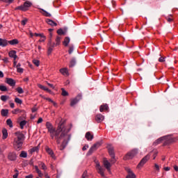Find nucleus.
<instances>
[{
	"mask_svg": "<svg viewBox=\"0 0 178 178\" xmlns=\"http://www.w3.org/2000/svg\"><path fill=\"white\" fill-rule=\"evenodd\" d=\"M46 127L49 133H50L51 138L54 139L55 137L59 149L63 151V149L66 148L67 143L70 141V134H68L70 131V127H65L63 123H60L57 129L55 131V128H54V126L49 122H46Z\"/></svg>",
	"mask_w": 178,
	"mask_h": 178,
	"instance_id": "1",
	"label": "nucleus"
},
{
	"mask_svg": "<svg viewBox=\"0 0 178 178\" xmlns=\"http://www.w3.org/2000/svg\"><path fill=\"white\" fill-rule=\"evenodd\" d=\"M15 134L16 136V138H15L14 139L13 146L15 149H17V151H20L23 145L24 135L21 132H15Z\"/></svg>",
	"mask_w": 178,
	"mask_h": 178,
	"instance_id": "2",
	"label": "nucleus"
},
{
	"mask_svg": "<svg viewBox=\"0 0 178 178\" xmlns=\"http://www.w3.org/2000/svg\"><path fill=\"white\" fill-rule=\"evenodd\" d=\"M161 141H164V145H168V144H172V143H176L177 141V138H174L171 136H163L159 139H157L154 144L155 145L158 144H161Z\"/></svg>",
	"mask_w": 178,
	"mask_h": 178,
	"instance_id": "3",
	"label": "nucleus"
},
{
	"mask_svg": "<svg viewBox=\"0 0 178 178\" xmlns=\"http://www.w3.org/2000/svg\"><path fill=\"white\" fill-rule=\"evenodd\" d=\"M33 6V3L31 1H26L24 3L23 5H21L19 6H17L15 8V10H22V12H27L30 8Z\"/></svg>",
	"mask_w": 178,
	"mask_h": 178,
	"instance_id": "4",
	"label": "nucleus"
},
{
	"mask_svg": "<svg viewBox=\"0 0 178 178\" xmlns=\"http://www.w3.org/2000/svg\"><path fill=\"white\" fill-rule=\"evenodd\" d=\"M138 154V149H134L129 152L124 157V161H129V159H133Z\"/></svg>",
	"mask_w": 178,
	"mask_h": 178,
	"instance_id": "5",
	"label": "nucleus"
},
{
	"mask_svg": "<svg viewBox=\"0 0 178 178\" xmlns=\"http://www.w3.org/2000/svg\"><path fill=\"white\" fill-rule=\"evenodd\" d=\"M107 148H108V154L111 156V162H112L113 163H115V162H116V160H115V149L111 145H108L107 146Z\"/></svg>",
	"mask_w": 178,
	"mask_h": 178,
	"instance_id": "6",
	"label": "nucleus"
},
{
	"mask_svg": "<svg viewBox=\"0 0 178 178\" xmlns=\"http://www.w3.org/2000/svg\"><path fill=\"white\" fill-rule=\"evenodd\" d=\"M95 162L96 163V169L97 170V173H99V175H100L102 177H105V169L101 167V165L99 164V162L98 161H95Z\"/></svg>",
	"mask_w": 178,
	"mask_h": 178,
	"instance_id": "7",
	"label": "nucleus"
},
{
	"mask_svg": "<svg viewBox=\"0 0 178 178\" xmlns=\"http://www.w3.org/2000/svg\"><path fill=\"white\" fill-rule=\"evenodd\" d=\"M151 157V154L146 155L144 158L142 159V160L140 161V163L138 164L137 168H143L145 163H147V161Z\"/></svg>",
	"mask_w": 178,
	"mask_h": 178,
	"instance_id": "8",
	"label": "nucleus"
},
{
	"mask_svg": "<svg viewBox=\"0 0 178 178\" xmlns=\"http://www.w3.org/2000/svg\"><path fill=\"white\" fill-rule=\"evenodd\" d=\"M99 147H101V143H96L95 144H94L90 149L88 151V154L90 155H91L92 153L94 152V151H97V149H98V148H99Z\"/></svg>",
	"mask_w": 178,
	"mask_h": 178,
	"instance_id": "9",
	"label": "nucleus"
},
{
	"mask_svg": "<svg viewBox=\"0 0 178 178\" xmlns=\"http://www.w3.org/2000/svg\"><path fill=\"white\" fill-rule=\"evenodd\" d=\"M80 99H81V95H79L75 98L72 99L70 102V106H74V105H76L79 102V101H80Z\"/></svg>",
	"mask_w": 178,
	"mask_h": 178,
	"instance_id": "10",
	"label": "nucleus"
},
{
	"mask_svg": "<svg viewBox=\"0 0 178 178\" xmlns=\"http://www.w3.org/2000/svg\"><path fill=\"white\" fill-rule=\"evenodd\" d=\"M6 83L8 84V86H10V87H15V86H16V81L12 78H6Z\"/></svg>",
	"mask_w": 178,
	"mask_h": 178,
	"instance_id": "11",
	"label": "nucleus"
},
{
	"mask_svg": "<svg viewBox=\"0 0 178 178\" xmlns=\"http://www.w3.org/2000/svg\"><path fill=\"white\" fill-rule=\"evenodd\" d=\"M103 165L106 169H107L108 171L111 170V168L112 165L110 163V162L106 159H104L103 160Z\"/></svg>",
	"mask_w": 178,
	"mask_h": 178,
	"instance_id": "12",
	"label": "nucleus"
},
{
	"mask_svg": "<svg viewBox=\"0 0 178 178\" xmlns=\"http://www.w3.org/2000/svg\"><path fill=\"white\" fill-rule=\"evenodd\" d=\"M49 48H48V51H47V54L48 55H51V54H52V51H54V48H55V44H52V40H49Z\"/></svg>",
	"mask_w": 178,
	"mask_h": 178,
	"instance_id": "13",
	"label": "nucleus"
},
{
	"mask_svg": "<svg viewBox=\"0 0 178 178\" xmlns=\"http://www.w3.org/2000/svg\"><path fill=\"white\" fill-rule=\"evenodd\" d=\"M104 119H105V117L102 114H97L95 117V120L97 123H101L102 122H104Z\"/></svg>",
	"mask_w": 178,
	"mask_h": 178,
	"instance_id": "14",
	"label": "nucleus"
},
{
	"mask_svg": "<svg viewBox=\"0 0 178 178\" xmlns=\"http://www.w3.org/2000/svg\"><path fill=\"white\" fill-rule=\"evenodd\" d=\"M45 150H46V152H47V154L50 155L51 158H53V159H55V154H54V151L51 150V148H49L48 146H46Z\"/></svg>",
	"mask_w": 178,
	"mask_h": 178,
	"instance_id": "15",
	"label": "nucleus"
},
{
	"mask_svg": "<svg viewBox=\"0 0 178 178\" xmlns=\"http://www.w3.org/2000/svg\"><path fill=\"white\" fill-rule=\"evenodd\" d=\"M8 158L10 161H16V158H17V156L15 152H10L8 154Z\"/></svg>",
	"mask_w": 178,
	"mask_h": 178,
	"instance_id": "16",
	"label": "nucleus"
},
{
	"mask_svg": "<svg viewBox=\"0 0 178 178\" xmlns=\"http://www.w3.org/2000/svg\"><path fill=\"white\" fill-rule=\"evenodd\" d=\"M85 137H86V140H88V141H92V140L94 138V135L92 134H91V132L88 131L86 134Z\"/></svg>",
	"mask_w": 178,
	"mask_h": 178,
	"instance_id": "17",
	"label": "nucleus"
},
{
	"mask_svg": "<svg viewBox=\"0 0 178 178\" xmlns=\"http://www.w3.org/2000/svg\"><path fill=\"white\" fill-rule=\"evenodd\" d=\"M17 51L15 50H11L8 53V56L13 58V59H17V55L16 54Z\"/></svg>",
	"mask_w": 178,
	"mask_h": 178,
	"instance_id": "18",
	"label": "nucleus"
},
{
	"mask_svg": "<svg viewBox=\"0 0 178 178\" xmlns=\"http://www.w3.org/2000/svg\"><path fill=\"white\" fill-rule=\"evenodd\" d=\"M46 22L47 23V24H49V26H58V24H56V22H54V20L52 19H46Z\"/></svg>",
	"mask_w": 178,
	"mask_h": 178,
	"instance_id": "19",
	"label": "nucleus"
},
{
	"mask_svg": "<svg viewBox=\"0 0 178 178\" xmlns=\"http://www.w3.org/2000/svg\"><path fill=\"white\" fill-rule=\"evenodd\" d=\"M60 40L62 38L60 36H57L56 38V43H51L54 47H58V45H60Z\"/></svg>",
	"mask_w": 178,
	"mask_h": 178,
	"instance_id": "20",
	"label": "nucleus"
},
{
	"mask_svg": "<svg viewBox=\"0 0 178 178\" xmlns=\"http://www.w3.org/2000/svg\"><path fill=\"white\" fill-rule=\"evenodd\" d=\"M38 87H39V88H40L41 90H43L44 91H47V92H49V94H51V90H49L48 88L41 84L38 85Z\"/></svg>",
	"mask_w": 178,
	"mask_h": 178,
	"instance_id": "21",
	"label": "nucleus"
},
{
	"mask_svg": "<svg viewBox=\"0 0 178 178\" xmlns=\"http://www.w3.org/2000/svg\"><path fill=\"white\" fill-rule=\"evenodd\" d=\"M8 45V40L0 38V47H6Z\"/></svg>",
	"mask_w": 178,
	"mask_h": 178,
	"instance_id": "22",
	"label": "nucleus"
},
{
	"mask_svg": "<svg viewBox=\"0 0 178 178\" xmlns=\"http://www.w3.org/2000/svg\"><path fill=\"white\" fill-rule=\"evenodd\" d=\"M70 42V38L65 37L64 39V41L63 42V44L64 47H67L69 45V43Z\"/></svg>",
	"mask_w": 178,
	"mask_h": 178,
	"instance_id": "23",
	"label": "nucleus"
},
{
	"mask_svg": "<svg viewBox=\"0 0 178 178\" xmlns=\"http://www.w3.org/2000/svg\"><path fill=\"white\" fill-rule=\"evenodd\" d=\"M8 44H10V45H17V44H19V40L17 39H13L8 41Z\"/></svg>",
	"mask_w": 178,
	"mask_h": 178,
	"instance_id": "24",
	"label": "nucleus"
},
{
	"mask_svg": "<svg viewBox=\"0 0 178 178\" xmlns=\"http://www.w3.org/2000/svg\"><path fill=\"white\" fill-rule=\"evenodd\" d=\"M60 73L63 76H66V74H69V72L67 71V68H61L60 69Z\"/></svg>",
	"mask_w": 178,
	"mask_h": 178,
	"instance_id": "25",
	"label": "nucleus"
},
{
	"mask_svg": "<svg viewBox=\"0 0 178 178\" xmlns=\"http://www.w3.org/2000/svg\"><path fill=\"white\" fill-rule=\"evenodd\" d=\"M66 31H67L66 29H65V31H63V29H59L57 31V34H58V35H65V34H66Z\"/></svg>",
	"mask_w": 178,
	"mask_h": 178,
	"instance_id": "26",
	"label": "nucleus"
},
{
	"mask_svg": "<svg viewBox=\"0 0 178 178\" xmlns=\"http://www.w3.org/2000/svg\"><path fill=\"white\" fill-rule=\"evenodd\" d=\"M2 133H3V140H6V138H8V130L3 128L2 130Z\"/></svg>",
	"mask_w": 178,
	"mask_h": 178,
	"instance_id": "27",
	"label": "nucleus"
},
{
	"mask_svg": "<svg viewBox=\"0 0 178 178\" xmlns=\"http://www.w3.org/2000/svg\"><path fill=\"white\" fill-rule=\"evenodd\" d=\"M109 107L107 106V104L102 105L99 108L100 112H104V111H108Z\"/></svg>",
	"mask_w": 178,
	"mask_h": 178,
	"instance_id": "28",
	"label": "nucleus"
},
{
	"mask_svg": "<svg viewBox=\"0 0 178 178\" xmlns=\"http://www.w3.org/2000/svg\"><path fill=\"white\" fill-rule=\"evenodd\" d=\"M40 13H42V15H44V16H47V17H51V14H49V13L47 12L46 10H44V9H41L40 8Z\"/></svg>",
	"mask_w": 178,
	"mask_h": 178,
	"instance_id": "29",
	"label": "nucleus"
},
{
	"mask_svg": "<svg viewBox=\"0 0 178 178\" xmlns=\"http://www.w3.org/2000/svg\"><path fill=\"white\" fill-rule=\"evenodd\" d=\"M35 169L40 177H42V176H44V174L41 172V170H40V169L38 168V166L35 165Z\"/></svg>",
	"mask_w": 178,
	"mask_h": 178,
	"instance_id": "30",
	"label": "nucleus"
},
{
	"mask_svg": "<svg viewBox=\"0 0 178 178\" xmlns=\"http://www.w3.org/2000/svg\"><path fill=\"white\" fill-rule=\"evenodd\" d=\"M1 116H6L8 113H9V110L8 109H2L1 111Z\"/></svg>",
	"mask_w": 178,
	"mask_h": 178,
	"instance_id": "31",
	"label": "nucleus"
},
{
	"mask_svg": "<svg viewBox=\"0 0 178 178\" xmlns=\"http://www.w3.org/2000/svg\"><path fill=\"white\" fill-rule=\"evenodd\" d=\"M1 99L3 101V102H6L8 99H9V96L8 95H1Z\"/></svg>",
	"mask_w": 178,
	"mask_h": 178,
	"instance_id": "32",
	"label": "nucleus"
},
{
	"mask_svg": "<svg viewBox=\"0 0 178 178\" xmlns=\"http://www.w3.org/2000/svg\"><path fill=\"white\" fill-rule=\"evenodd\" d=\"M39 149H40V146H36V147H34L31 149V153L38 152Z\"/></svg>",
	"mask_w": 178,
	"mask_h": 178,
	"instance_id": "33",
	"label": "nucleus"
},
{
	"mask_svg": "<svg viewBox=\"0 0 178 178\" xmlns=\"http://www.w3.org/2000/svg\"><path fill=\"white\" fill-rule=\"evenodd\" d=\"M25 124H27V121H26V120H22V121H21V122H19L20 128H21L22 129H23Z\"/></svg>",
	"mask_w": 178,
	"mask_h": 178,
	"instance_id": "34",
	"label": "nucleus"
},
{
	"mask_svg": "<svg viewBox=\"0 0 178 178\" xmlns=\"http://www.w3.org/2000/svg\"><path fill=\"white\" fill-rule=\"evenodd\" d=\"M75 65H76V59L72 58L70 63V67H73L74 66H75Z\"/></svg>",
	"mask_w": 178,
	"mask_h": 178,
	"instance_id": "35",
	"label": "nucleus"
},
{
	"mask_svg": "<svg viewBox=\"0 0 178 178\" xmlns=\"http://www.w3.org/2000/svg\"><path fill=\"white\" fill-rule=\"evenodd\" d=\"M61 91H62L61 95H63V97H67V95H69V93L67 92V91H66L64 88H61Z\"/></svg>",
	"mask_w": 178,
	"mask_h": 178,
	"instance_id": "36",
	"label": "nucleus"
},
{
	"mask_svg": "<svg viewBox=\"0 0 178 178\" xmlns=\"http://www.w3.org/2000/svg\"><path fill=\"white\" fill-rule=\"evenodd\" d=\"M0 91H8V88L6 86L1 84L0 85Z\"/></svg>",
	"mask_w": 178,
	"mask_h": 178,
	"instance_id": "37",
	"label": "nucleus"
},
{
	"mask_svg": "<svg viewBox=\"0 0 178 178\" xmlns=\"http://www.w3.org/2000/svg\"><path fill=\"white\" fill-rule=\"evenodd\" d=\"M15 102H16V104H19V105H22V104H23V101L19 97H16L15 99Z\"/></svg>",
	"mask_w": 178,
	"mask_h": 178,
	"instance_id": "38",
	"label": "nucleus"
},
{
	"mask_svg": "<svg viewBox=\"0 0 178 178\" xmlns=\"http://www.w3.org/2000/svg\"><path fill=\"white\" fill-rule=\"evenodd\" d=\"M20 158H27V152L22 151L19 154Z\"/></svg>",
	"mask_w": 178,
	"mask_h": 178,
	"instance_id": "39",
	"label": "nucleus"
},
{
	"mask_svg": "<svg viewBox=\"0 0 178 178\" xmlns=\"http://www.w3.org/2000/svg\"><path fill=\"white\" fill-rule=\"evenodd\" d=\"M6 123H7L8 126H9V127H13V124L12 122V120L8 119L6 121Z\"/></svg>",
	"mask_w": 178,
	"mask_h": 178,
	"instance_id": "40",
	"label": "nucleus"
},
{
	"mask_svg": "<svg viewBox=\"0 0 178 178\" xmlns=\"http://www.w3.org/2000/svg\"><path fill=\"white\" fill-rule=\"evenodd\" d=\"M39 166H40L41 168H42L43 170H47V165H45V163L41 162V163L39 164Z\"/></svg>",
	"mask_w": 178,
	"mask_h": 178,
	"instance_id": "41",
	"label": "nucleus"
},
{
	"mask_svg": "<svg viewBox=\"0 0 178 178\" xmlns=\"http://www.w3.org/2000/svg\"><path fill=\"white\" fill-rule=\"evenodd\" d=\"M74 50V47L73 46H70L69 47V51H68V54L70 55H72V54H73V51Z\"/></svg>",
	"mask_w": 178,
	"mask_h": 178,
	"instance_id": "42",
	"label": "nucleus"
},
{
	"mask_svg": "<svg viewBox=\"0 0 178 178\" xmlns=\"http://www.w3.org/2000/svg\"><path fill=\"white\" fill-rule=\"evenodd\" d=\"M16 90L17 91L18 94H23V92H24V90H23V88L21 87H18Z\"/></svg>",
	"mask_w": 178,
	"mask_h": 178,
	"instance_id": "43",
	"label": "nucleus"
},
{
	"mask_svg": "<svg viewBox=\"0 0 178 178\" xmlns=\"http://www.w3.org/2000/svg\"><path fill=\"white\" fill-rule=\"evenodd\" d=\"M19 112H24V111H22L19 108H15V110L12 111V113H13L14 115Z\"/></svg>",
	"mask_w": 178,
	"mask_h": 178,
	"instance_id": "44",
	"label": "nucleus"
},
{
	"mask_svg": "<svg viewBox=\"0 0 178 178\" xmlns=\"http://www.w3.org/2000/svg\"><path fill=\"white\" fill-rule=\"evenodd\" d=\"M34 35L35 37H41V38H45V35H43V33H34Z\"/></svg>",
	"mask_w": 178,
	"mask_h": 178,
	"instance_id": "45",
	"label": "nucleus"
},
{
	"mask_svg": "<svg viewBox=\"0 0 178 178\" xmlns=\"http://www.w3.org/2000/svg\"><path fill=\"white\" fill-rule=\"evenodd\" d=\"M136 174L134 173H131V174H128L127 175V177L126 178H136Z\"/></svg>",
	"mask_w": 178,
	"mask_h": 178,
	"instance_id": "46",
	"label": "nucleus"
},
{
	"mask_svg": "<svg viewBox=\"0 0 178 178\" xmlns=\"http://www.w3.org/2000/svg\"><path fill=\"white\" fill-rule=\"evenodd\" d=\"M33 63H34L37 66V67H38V66H40V60H35V59L33 60Z\"/></svg>",
	"mask_w": 178,
	"mask_h": 178,
	"instance_id": "47",
	"label": "nucleus"
},
{
	"mask_svg": "<svg viewBox=\"0 0 178 178\" xmlns=\"http://www.w3.org/2000/svg\"><path fill=\"white\" fill-rule=\"evenodd\" d=\"M40 97H42V98H44V99H46L47 101H49V102H54V100L51 99V98L44 97V96H42V95H40Z\"/></svg>",
	"mask_w": 178,
	"mask_h": 178,
	"instance_id": "48",
	"label": "nucleus"
},
{
	"mask_svg": "<svg viewBox=\"0 0 178 178\" xmlns=\"http://www.w3.org/2000/svg\"><path fill=\"white\" fill-rule=\"evenodd\" d=\"M17 73H23L24 70H23V68L19 67L17 68Z\"/></svg>",
	"mask_w": 178,
	"mask_h": 178,
	"instance_id": "49",
	"label": "nucleus"
},
{
	"mask_svg": "<svg viewBox=\"0 0 178 178\" xmlns=\"http://www.w3.org/2000/svg\"><path fill=\"white\" fill-rule=\"evenodd\" d=\"M81 178H88V176L87 175V171H85L82 176H81Z\"/></svg>",
	"mask_w": 178,
	"mask_h": 178,
	"instance_id": "50",
	"label": "nucleus"
},
{
	"mask_svg": "<svg viewBox=\"0 0 178 178\" xmlns=\"http://www.w3.org/2000/svg\"><path fill=\"white\" fill-rule=\"evenodd\" d=\"M27 23V19H23L22 22H21V24L22 26H26V24Z\"/></svg>",
	"mask_w": 178,
	"mask_h": 178,
	"instance_id": "51",
	"label": "nucleus"
},
{
	"mask_svg": "<svg viewBox=\"0 0 178 178\" xmlns=\"http://www.w3.org/2000/svg\"><path fill=\"white\" fill-rule=\"evenodd\" d=\"M126 170H127L128 175H130L131 173H134V172H133V171H131V169H130V168H126Z\"/></svg>",
	"mask_w": 178,
	"mask_h": 178,
	"instance_id": "52",
	"label": "nucleus"
},
{
	"mask_svg": "<svg viewBox=\"0 0 178 178\" xmlns=\"http://www.w3.org/2000/svg\"><path fill=\"white\" fill-rule=\"evenodd\" d=\"M153 159H155V158H156V155H158V152L154 151L153 152Z\"/></svg>",
	"mask_w": 178,
	"mask_h": 178,
	"instance_id": "53",
	"label": "nucleus"
},
{
	"mask_svg": "<svg viewBox=\"0 0 178 178\" xmlns=\"http://www.w3.org/2000/svg\"><path fill=\"white\" fill-rule=\"evenodd\" d=\"M47 86H49V87L50 88H55V86H54V84H51V83H47Z\"/></svg>",
	"mask_w": 178,
	"mask_h": 178,
	"instance_id": "54",
	"label": "nucleus"
},
{
	"mask_svg": "<svg viewBox=\"0 0 178 178\" xmlns=\"http://www.w3.org/2000/svg\"><path fill=\"white\" fill-rule=\"evenodd\" d=\"M159 62H165V58L163 57H160L159 58Z\"/></svg>",
	"mask_w": 178,
	"mask_h": 178,
	"instance_id": "55",
	"label": "nucleus"
},
{
	"mask_svg": "<svg viewBox=\"0 0 178 178\" xmlns=\"http://www.w3.org/2000/svg\"><path fill=\"white\" fill-rule=\"evenodd\" d=\"M13 66L15 67H16V66H17V61H16V59L13 60Z\"/></svg>",
	"mask_w": 178,
	"mask_h": 178,
	"instance_id": "56",
	"label": "nucleus"
},
{
	"mask_svg": "<svg viewBox=\"0 0 178 178\" xmlns=\"http://www.w3.org/2000/svg\"><path fill=\"white\" fill-rule=\"evenodd\" d=\"M3 62H5V63H9V59L8 58H4L3 59Z\"/></svg>",
	"mask_w": 178,
	"mask_h": 178,
	"instance_id": "57",
	"label": "nucleus"
},
{
	"mask_svg": "<svg viewBox=\"0 0 178 178\" xmlns=\"http://www.w3.org/2000/svg\"><path fill=\"white\" fill-rule=\"evenodd\" d=\"M4 2H6L7 3H12V2H13V1L15 0H3Z\"/></svg>",
	"mask_w": 178,
	"mask_h": 178,
	"instance_id": "58",
	"label": "nucleus"
},
{
	"mask_svg": "<svg viewBox=\"0 0 178 178\" xmlns=\"http://www.w3.org/2000/svg\"><path fill=\"white\" fill-rule=\"evenodd\" d=\"M34 175H33V174H30L29 175H27L25 177V178H33Z\"/></svg>",
	"mask_w": 178,
	"mask_h": 178,
	"instance_id": "59",
	"label": "nucleus"
},
{
	"mask_svg": "<svg viewBox=\"0 0 178 178\" xmlns=\"http://www.w3.org/2000/svg\"><path fill=\"white\" fill-rule=\"evenodd\" d=\"M167 21L170 23L171 22H173V19L170 17H167Z\"/></svg>",
	"mask_w": 178,
	"mask_h": 178,
	"instance_id": "60",
	"label": "nucleus"
},
{
	"mask_svg": "<svg viewBox=\"0 0 178 178\" xmlns=\"http://www.w3.org/2000/svg\"><path fill=\"white\" fill-rule=\"evenodd\" d=\"M38 124L42 123V118H40L37 122Z\"/></svg>",
	"mask_w": 178,
	"mask_h": 178,
	"instance_id": "61",
	"label": "nucleus"
},
{
	"mask_svg": "<svg viewBox=\"0 0 178 178\" xmlns=\"http://www.w3.org/2000/svg\"><path fill=\"white\" fill-rule=\"evenodd\" d=\"M87 148H88V145L83 146L82 148V150L86 151V150H87Z\"/></svg>",
	"mask_w": 178,
	"mask_h": 178,
	"instance_id": "62",
	"label": "nucleus"
},
{
	"mask_svg": "<svg viewBox=\"0 0 178 178\" xmlns=\"http://www.w3.org/2000/svg\"><path fill=\"white\" fill-rule=\"evenodd\" d=\"M44 177L45 178H51V177H49V175H48V173H47V172L44 173Z\"/></svg>",
	"mask_w": 178,
	"mask_h": 178,
	"instance_id": "63",
	"label": "nucleus"
},
{
	"mask_svg": "<svg viewBox=\"0 0 178 178\" xmlns=\"http://www.w3.org/2000/svg\"><path fill=\"white\" fill-rule=\"evenodd\" d=\"M174 169L176 172H178V166L177 165H174Z\"/></svg>",
	"mask_w": 178,
	"mask_h": 178,
	"instance_id": "64",
	"label": "nucleus"
}]
</instances>
